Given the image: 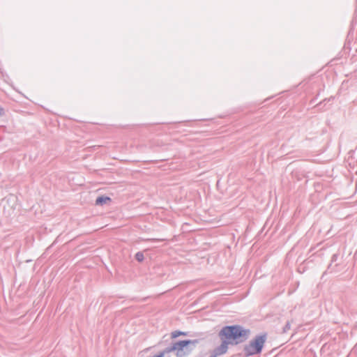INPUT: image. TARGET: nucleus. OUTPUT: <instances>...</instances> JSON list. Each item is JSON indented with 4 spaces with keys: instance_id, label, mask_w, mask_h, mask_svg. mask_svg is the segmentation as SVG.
Returning a JSON list of instances; mask_svg holds the SVG:
<instances>
[{
    "instance_id": "nucleus-8",
    "label": "nucleus",
    "mask_w": 357,
    "mask_h": 357,
    "mask_svg": "<svg viewBox=\"0 0 357 357\" xmlns=\"http://www.w3.org/2000/svg\"><path fill=\"white\" fill-rule=\"evenodd\" d=\"M164 356H165V351H162L160 354H159L158 355H155L153 357H164Z\"/></svg>"
},
{
    "instance_id": "nucleus-2",
    "label": "nucleus",
    "mask_w": 357,
    "mask_h": 357,
    "mask_svg": "<svg viewBox=\"0 0 357 357\" xmlns=\"http://www.w3.org/2000/svg\"><path fill=\"white\" fill-rule=\"evenodd\" d=\"M195 343L196 341L193 340L179 341L173 344L167 351L174 352L177 357H185L192 352Z\"/></svg>"
},
{
    "instance_id": "nucleus-7",
    "label": "nucleus",
    "mask_w": 357,
    "mask_h": 357,
    "mask_svg": "<svg viewBox=\"0 0 357 357\" xmlns=\"http://www.w3.org/2000/svg\"><path fill=\"white\" fill-rule=\"evenodd\" d=\"M135 257H136V259L139 261H142L144 259L143 254H142V253H137Z\"/></svg>"
},
{
    "instance_id": "nucleus-4",
    "label": "nucleus",
    "mask_w": 357,
    "mask_h": 357,
    "mask_svg": "<svg viewBox=\"0 0 357 357\" xmlns=\"http://www.w3.org/2000/svg\"><path fill=\"white\" fill-rule=\"evenodd\" d=\"M228 345L225 342H222L221 344L213 351L211 357H218L225 354L228 350Z\"/></svg>"
},
{
    "instance_id": "nucleus-3",
    "label": "nucleus",
    "mask_w": 357,
    "mask_h": 357,
    "mask_svg": "<svg viewBox=\"0 0 357 357\" xmlns=\"http://www.w3.org/2000/svg\"><path fill=\"white\" fill-rule=\"evenodd\" d=\"M265 341V335L256 337L249 344L244 347L245 355L249 356L260 353Z\"/></svg>"
},
{
    "instance_id": "nucleus-5",
    "label": "nucleus",
    "mask_w": 357,
    "mask_h": 357,
    "mask_svg": "<svg viewBox=\"0 0 357 357\" xmlns=\"http://www.w3.org/2000/svg\"><path fill=\"white\" fill-rule=\"evenodd\" d=\"M111 201L109 197L101 196L98 197L96 200V205H102L107 204Z\"/></svg>"
},
{
    "instance_id": "nucleus-1",
    "label": "nucleus",
    "mask_w": 357,
    "mask_h": 357,
    "mask_svg": "<svg viewBox=\"0 0 357 357\" xmlns=\"http://www.w3.org/2000/svg\"><path fill=\"white\" fill-rule=\"evenodd\" d=\"M249 331L240 326H225L219 333L221 342L228 344H238L247 340Z\"/></svg>"
},
{
    "instance_id": "nucleus-6",
    "label": "nucleus",
    "mask_w": 357,
    "mask_h": 357,
    "mask_svg": "<svg viewBox=\"0 0 357 357\" xmlns=\"http://www.w3.org/2000/svg\"><path fill=\"white\" fill-rule=\"evenodd\" d=\"M187 334L185 332L175 331L171 333V337L175 339L179 336H185Z\"/></svg>"
}]
</instances>
